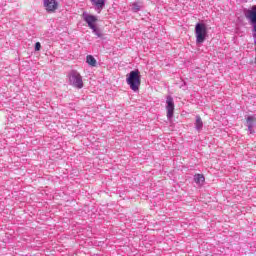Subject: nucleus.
Here are the masks:
<instances>
[{"label":"nucleus","instance_id":"6","mask_svg":"<svg viewBox=\"0 0 256 256\" xmlns=\"http://www.w3.org/2000/svg\"><path fill=\"white\" fill-rule=\"evenodd\" d=\"M166 104L167 119H173L175 113V102L173 101V97L168 96L166 98Z\"/></svg>","mask_w":256,"mask_h":256},{"label":"nucleus","instance_id":"3","mask_svg":"<svg viewBox=\"0 0 256 256\" xmlns=\"http://www.w3.org/2000/svg\"><path fill=\"white\" fill-rule=\"evenodd\" d=\"M68 77V83L71 85V87H74L75 89H83V76H81V73H79L77 70H71L67 74Z\"/></svg>","mask_w":256,"mask_h":256},{"label":"nucleus","instance_id":"14","mask_svg":"<svg viewBox=\"0 0 256 256\" xmlns=\"http://www.w3.org/2000/svg\"><path fill=\"white\" fill-rule=\"evenodd\" d=\"M35 51H41V43L40 42H36Z\"/></svg>","mask_w":256,"mask_h":256},{"label":"nucleus","instance_id":"10","mask_svg":"<svg viewBox=\"0 0 256 256\" xmlns=\"http://www.w3.org/2000/svg\"><path fill=\"white\" fill-rule=\"evenodd\" d=\"M130 7L133 13H139V11H141V9L143 8V5L141 4V2H133L130 4Z\"/></svg>","mask_w":256,"mask_h":256},{"label":"nucleus","instance_id":"9","mask_svg":"<svg viewBox=\"0 0 256 256\" xmlns=\"http://www.w3.org/2000/svg\"><path fill=\"white\" fill-rule=\"evenodd\" d=\"M246 125L250 134L255 133V130H253V128L256 127V117L248 116L246 119Z\"/></svg>","mask_w":256,"mask_h":256},{"label":"nucleus","instance_id":"8","mask_svg":"<svg viewBox=\"0 0 256 256\" xmlns=\"http://www.w3.org/2000/svg\"><path fill=\"white\" fill-rule=\"evenodd\" d=\"M92 7L96 12L101 13L105 9V3L107 0H89Z\"/></svg>","mask_w":256,"mask_h":256},{"label":"nucleus","instance_id":"13","mask_svg":"<svg viewBox=\"0 0 256 256\" xmlns=\"http://www.w3.org/2000/svg\"><path fill=\"white\" fill-rule=\"evenodd\" d=\"M86 63H88L90 67H97V60L95 59V57H93V55H88L86 57Z\"/></svg>","mask_w":256,"mask_h":256},{"label":"nucleus","instance_id":"2","mask_svg":"<svg viewBox=\"0 0 256 256\" xmlns=\"http://www.w3.org/2000/svg\"><path fill=\"white\" fill-rule=\"evenodd\" d=\"M244 16L252 26V37L256 43V5L244 9Z\"/></svg>","mask_w":256,"mask_h":256},{"label":"nucleus","instance_id":"5","mask_svg":"<svg viewBox=\"0 0 256 256\" xmlns=\"http://www.w3.org/2000/svg\"><path fill=\"white\" fill-rule=\"evenodd\" d=\"M195 37L197 45L205 43L207 39V25L205 23H197L195 26Z\"/></svg>","mask_w":256,"mask_h":256},{"label":"nucleus","instance_id":"12","mask_svg":"<svg viewBox=\"0 0 256 256\" xmlns=\"http://www.w3.org/2000/svg\"><path fill=\"white\" fill-rule=\"evenodd\" d=\"M194 183L197 185H203V183H205V176H203V174L194 175Z\"/></svg>","mask_w":256,"mask_h":256},{"label":"nucleus","instance_id":"7","mask_svg":"<svg viewBox=\"0 0 256 256\" xmlns=\"http://www.w3.org/2000/svg\"><path fill=\"white\" fill-rule=\"evenodd\" d=\"M44 7L48 13H55L59 7L57 0H44Z\"/></svg>","mask_w":256,"mask_h":256},{"label":"nucleus","instance_id":"1","mask_svg":"<svg viewBox=\"0 0 256 256\" xmlns=\"http://www.w3.org/2000/svg\"><path fill=\"white\" fill-rule=\"evenodd\" d=\"M126 83L134 93L139 92V87H141V74L139 70L131 71L127 75Z\"/></svg>","mask_w":256,"mask_h":256},{"label":"nucleus","instance_id":"11","mask_svg":"<svg viewBox=\"0 0 256 256\" xmlns=\"http://www.w3.org/2000/svg\"><path fill=\"white\" fill-rule=\"evenodd\" d=\"M195 129H196V131L203 130V120L201 119V116H199V115H196Z\"/></svg>","mask_w":256,"mask_h":256},{"label":"nucleus","instance_id":"4","mask_svg":"<svg viewBox=\"0 0 256 256\" xmlns=\"http://www.w3.org/2000/svg\"><path fill=\"white\" fill-rule=\"evenodd\" d=\"M82 17H83L85 23H87L88 27L90 29H92V33H94V35H96L97 37H103L101 30H99V28H97V25H96L97 16L88 14L87 12H84L82 14Z\"/></svg>","mask_w":256,"mask_h":256}]
</instances>
